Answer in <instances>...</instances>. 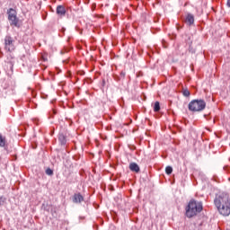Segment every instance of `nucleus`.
<instances>
[{
    "instance_id": "dca6fc26",
    "label": "nucleus",
    "mask_w": 230,
    "mask_h": 230,
    "mask_svg": "<svg viewBox=\"0 0 230 230\" xmlns=\"http://www.w3.org/2000/svg\"><path fill=\"white\" fill-rule=\"evenodd\" d=\"M202 109H206V102L202 101Z\"/></svg>"
},
{
    "instance_id": "2eb2a0df",
    "label": "nucleus",
    "mask_w": 230,
    "mask_h": 230,
    "mask_svg": "<svg viewBox=\"0 0 230 230\" xmlns=\"http://www.w3.org/2000/svg\"><path fill=\"white\" fill-rule=\"evenodd\" d=\"M46 173H47V175H53V170H51V168H48L46 170Z\"/></svg>"
},
{
    "instance_id": "4468645a",
    "label": "nucleus",
    "mask_w": 230,
    "mask_h": 230,
    "mask_svg": "<svg viewBox=\"0 0 230 230\" xmlns=\"http://www.w3.org/2000/svg\"><path fill=\"white\" fill-rule=\"evenodd\" d=\"M182 94H183V96H185L186 98H189V96H190V90L184 89V90L182 91Z\"/></svg>"
},
{
    "instance_id": "f8f14e48",
    "label": "nucleus",
    "mask_w": 230,
    "mask_h": 230,
    "mask_svg": "<svg viewBox=\"0 0 230 230\" xmlns=\"http://www.w3.org/2000/svg\"><path fill=\"white\" fill-rule=\"evenodd\" d=\"M58 139H59V142L61 143V145H66V136L61 134V135H59Z\"/></svg>"
},
{
    "instance_id": "1a4fd4ad",
    "label": "nucleus",
    "mask_w": 230,
    "mask_h": 230,
    "mask_svg": "<svg viewBox=\"0 0 230 230\" xmlns=\"http://www.w3.org/2000/svg\"><path fill=\"white\" fill-rule=\"evenodd\" d=\"M56 12L58 15H66V7L64 5H58Z\"/></svg>"
},
{
    "instance_id": "20e7f679",
    "label": "nucleus",
    "mask_w": 230,
    "mask_h": 230,
    "mask_svg": "<svg viewBox=\"0 0 230 230\" xmlns=\"http://www.w3.org/2000/svg\"><path fill=\"white\" fill-rule=\"evenodd\" d=\"M188 107L190 112H199V111H202V100H193Z\"/></svg>"
},
{
    "instance_id": "7ed1b4c3",
    "label": "nucleus",
    "mask_w": 230,
    "mask_h": 230,
    "mask_svg": "<svg viewBox=\"0 0 230 230\" xmlns=\"http://www.w3.org/2000/svg\"><path fill=\"white\" fill-rule=\"evenodd\" d=\"M8 21L10 22L11 26H15L19 28V18H17V11L13 8L7 10Z\"/></svg>"
},
{
    "instance_id": "f3484780",
    "label": "nucleus",
    "mask_w": 230,
    "mask_h": 230,
    "mask_svg": "<svg viewBox=\"0 0 230 230\" xmlns=\"http://www.w3.org/2000/svg\"><path fill=\"white\" fill-rule=\"evenodd\" d=\"M227 6L230 8V0H227Z\"/></svg>"
},
{
    "instance_id": "39448f33",
    "label": "nucleus",
    "mask_w": 230,
    "mask_h": 230,
    "mask_svg": "<svg viewBox=\"0 0 230 230\" xmlns=\"http://www.w3.org/2000/svg\"><path fill=\"white\" fill-rule=\"evenodd\" d=\"M4 48L6 51H13L15 49V46L13 45V39L10 36H6L4 38Z\"/></svg>"
},
{
    "instance_id": "9b49d317",
    "label": "nucleus",
    "mask_w": 230,
    "mask_h": 230,
    "mask_svg": "<svg viewBox=\"0 0 230 230\" xmlns=\"http://www.w3.org/2000/svg\"><path fill=\"white\" fill-rule=\"evenodd\" d=\"M160 111H161V105H160L159 102H155V106H154V111L159 112Z\"/></svg>"
},
{
    "instance_id": "ddd939ff",
    "label": "nucleus",
    "mask_w": 230,
    "mask_h": 230,
    "mask_svg": "<svg viewBox=\"0 0 230 230\" xmlns=\"http://www.w3.org/2000/svg\"><path fill=\"white\" fill-rule=\"evenodd\" d=\"M172 172H173V168H172V166H167V167L165 168V173H166L167 175H172Z\"/></svg>"
},
{
    "instance_id": "423d86ee",
    "label": "nucleus",
    "mask_w": 230,
    "mask_h": 230,
    "mask_svg": "<svg viewBox=\"0 0 230 230\" xmlns=\"http://www.w3.org/2000/svg\"><path fill=\"white\" fill-rule=\"evenodd\" d=\"M0 146L1 148L8 147V141L6 140V137H4L2 134H0Z\"/></svg>"
},
{
    "instance_id": "6ab92c4d",
    "label": "nucleus",
    "mask_w": 230,
    "mask_h": 230,
    "mask_svg": "<svg viewBox=\"0 0 230 230\" xmlns=\"http://www.w3.org/2000/svg\"><path fill=\"white\" fill-rule=\"evenodd\" d=\"M229 181H230V178H229Z\"/></svg>"
},
{
    "instance_id": "0eeeda50",
    "label": "nucleus",
    "mask_w": 230,
    "mask_h": 230,
    "mask_svg": "<svg viewBox=\"0 0 230 230\" xmlns=\"http://www.w3.org/2000/svg\"><path fill=\"white\" fill-rule=\"evenodd\" d=\"M73 202H75V204H80V202H84V196H82V194L80 193L75 194L73 197Z\"/></svg>"
},
{
    "instance_id": "f257e3e1",
    "label": "nucleus",
    "mask_w": 230,
    "mask_h": 230,
    "mask_svg": "<svg viewBox=\"0 0 230 230\" xmlns=\"http://www.w3.org/2000/svg\"><path fill=\"white\" fill-rule=\"evenodd\" d=\"M214 204L223 217H229L230 215V198L229 194L222 192L217 194L214 199Z\"/></svg>"
},
{
    "instance_id": "9d476101",
    "label": "nucleus",
    "mask_w": 230,
    "mask_h": 230,
    "mask_svg": "<svg viewBox=\"0 0 230 230\" xmlns=\"http://www.w3.org/2000/svg\"><path fill=\"white\" fill-rule=\"evenodd\" d=\"M185 22L188 24V26H191V24L195 22V18L193 17L192 14H188L185 19Z\"/></svg>"
},
{
    "instance_id": "a211bd4d",
    "label": "nucleus",
    "mask_w": 230,
    "mask_h": 230,
    "mask_svg": "<svg viewBox=\"0 0 230 230\" xmlns=\"http://www.w3.org/2000/svg\"><path fill=\"white\" fill-rule=\"evenodd\" d=\"M42 58H43V60L46 62V60H48V58H44V57H42Z\"/></svg>"
},
{
    "instance_id": "6e6552de",
    "label": "nucleus",
    "mask_w": 230,
    "mask_h": 230,
    "mask_svg": "<svg viewBox=\"0 0 230 230\" xmlns=\"http://www.w3.org/2000/svg\"><path fill=\"white\" fill-rule=\"evenodd\" d=\"M129 170L131 172H135V173H139V172L141 171V169L139 168V165H137V164L136 163L129 164Z\"/></svg>"
},
{
    "instance_id": "f03ea898",
    "label": "nucleus",
    "mask_w": 230,
    "mask_h": 230,
    "mask_svg": "<svg viewBox=\"0 0 230 230\" xmlns=\"http://www.w3.org/2000/svg\"><path fill=\"white\" fill-rule=\"evenodd\" d=\"M200 211H202V203L192 199L185 208V217H187V218H193V217H197L198 213H200Z\"/></svg>"
}]
</instances>
